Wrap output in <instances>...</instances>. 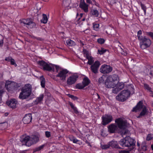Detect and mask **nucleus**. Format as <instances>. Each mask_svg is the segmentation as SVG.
<instances>
[{
    "mask_svg": "<svg viewBox=\"0 0 153 153\" xmlns=\"http://www.w3.org/2000/svg\"><path fill=\"white\" fill-rule=\"evenodd\" d=\"M32 86L29 84H26L22 88L20 93L19 98L22 100L25 99L30 95L32 93Z\"/></svg>",
    "mask_w": 153,
    "mask_h": 153,
    "instance_id": "f257e3e1",
    "label": "nucleus"
},
{
    "mask_svg": "<svg viewBox=\"0 0 153 153\" xmlns=\"http://www.w3.org/2000/svg\"><path fill=\"white\" fill-rule=\"evenodd\" d=\"M118 79L117 75L114 74L109 76L105 82L106 86L108 88H113L118 82Z\"/></svg>",
    "mask_w": 153,
    "mask_h": 153,
    "instance_id": "f03ea898",
    "label": "nucleus"
},
{
    "mask_svg": "<svg viewBox=\"0 0 153 153\" xmlns=\"http://www.w3.org/2000/svg\"><path fill=\"white\" fill-rule=\"evenodd\" d=\"M131 92L128 90H123L116 97V100L121 102L125 101L129 97L131 94L134 93L133 88H131Z\"/></svg>",
    "mask_w": 153,
    "mask_h": 153,
    "instance_id": "7ed1b4c3",
    "label": "nucleus"
},
{
    "mask_svg": "<svg viewBox=\"0 0 153 153\" xmlns=\"http://www.w3.org/2000/svg\"><path fill=\"white\" fill-rule=\"evenodd\" d=\"M136 141L130 137H126L123 139H121L119 142V144L122 146L130 147L135 145Z\"/></svg>",
    "mask_w": 153,
    "mask_h": 153,
    "instance_id": "20e7f679",
    "label": "nucleus"
},
{
    "mask_svg": "<svg viewBox=\"0 0 153 153\" xmlns=\"http://www.w3.org/2000/svg\"><path fill=\"white\" fill-rule=\"evenodd\" d=\"M142 108L143 110L138 117H141L144 116L147 114L148 112V110L146 109L145 106L143 107V103L141 101H140L137 103V105L133 108L132 110L133 112H137L138 110H140Z\"/></svg>",
    "mask_w": 153,
    "mask_h": 153,
    "instance_id": "39448f33",
    "label": "nucleus"
},
{
    "mask_svg": "<svg viewBox=\"0 0 153 153\" xmlns=\"http://www.w3.org/2000/svg\"><path fill=\"white\" fill-rule=\"evenodd\" d=\"M115 122L119 128L123 129L122 133L123 134L125 135L129 133V131L126 129V121L123 120L121 118H119L116 119Z\"/></svg>",
    "mask_w": 153,
    "mask_h": 153,
    "instance_id": "423d86ee",
    "label": "nucleus"
},
{
    "mask_svg": "<svg viewBox=\"0 0 153 153\" xmlns=\"http://www.w3.org/2000/svg\"><path fill=\"white\" fill-rule=\"evenodd\" d=\"M139 40L140 41V47L143 49L149 47L151 44V40L147 38L146 36H144Z\"/></svg>",
    "mask_w": 153,
    "mask_h": 153,
    "instance_id": "0eeeda50",
    "label": "nucleus"
},
{
    "mask_svg": "<svg viewBox=\"0 0 153 153\" xmlns=\"http://www.w3.org/2000/svg\"><path fill=\"white\" fill-rule=\"evenodd\" d=\"M39 64L41 66L40 68H42L44 70L48 71L54 70V68L53 65L51 64H48L44 61H39Z\"/></svg>",
    "mask_w": 153,
    "mask_h": 153,
    "instance_id": "6e6552de",
    "label": "nucleus"
},
{
    "mask_svg": "<svg viewBox=\"0 0 153 153\" xmlns=\"http://www.w3.org/2000/svg\"><path fill=\"white\" fill-rule=\"evenodd\" d=\"M83 53L84 56H85L86 59L88 60L87 64L90 65H92L94 63V60L89 52L86 50L84 49Z\"/></svg>",
    "mask_w": 153,
    "mask_h": 153,
    "instance_id": "1a4fd4ad",
    "label": "nucleus"
},
{
    "mask_svg": "<svg viewBox=\"0 0 153 153\" xmlns=\"http://www.w3.org/2000/svg\"><path fill=\"white\" fill-rule=\"evenodd\" d=\"M112 70V68L110 65H102L100 69V72L104 74H108Z\"/></svg>",
    "mask_w": 153,
    "mask_h": 153,
    "instance_id": "9d476101",
    "label": "nucleus"
},
{
    "mask_svg": "<svg viewBox=\"0 0 153 153\" xmlns=\"http://www.w3.org/2000/svg\"><path fill=\"white\" fill-rule=\"evenodd\" d=\"M100 65L99 61H96L92 65H91L90 68L91 71L94 73L96 74L98 73V69Z\"/></svg>",
    "mask_w": 153,
    "mask_h": 153,
    "instance_id": "9b49d317",
    "label": "nucleus"
},
{
    "mask_svg": "<svg viewBox=\"0 0 153 153\" xmlns=\"http://www.w3.org/2000/svg\"><path fill=\"white\" fill-rule=\"evenodd\" d=\"M102 118V124L105 125L110 123L113 120L112 116L111 115H105Z\"/></svg>",
    "mask_w": 153,
    "mask_h": 153,
    "instance_id": "f8f14e48",
    "label": "nucleus"
},
{
    "mask_svg": "<svg viewBox=\"0 0 153 153\" xmlns=\"http://www.w3.org/2000/svg\"><path fill=\"white\" fill-rule=\"evenodd\" d=\"M20 141L22 145H25L28 146H31V143L30 140V137L27 136H22L20 139Z\"/></svg>",
    "mask_w": 153,
    "mask_h": 153,
    "instance_id": "ddd939ff",
    "label": "nucleus"
},
{
    "mask_svg": "<svg viewBox=\"0 0 153 153\" xmlns=\"http://www.w3.org/2000/svg\"><path fill=\"white\" fill-rule=\"evenodd\" d=\"M68 71L66 69H63L61 70L56 75L57 77H59L62 80H65L67 76V74Z\"/></svg>",
    "mask_w": 153,
    "mask_h": 153,
    "instance_id": "4468645a",
    "label": "nucleus"
},
{
    "mask_svg": "<svg viewBox=\"0 0 153 153\" xmlns=\"http://www.w3.org/2000/svg\"><path fill=\"white\" fill-rule=\"evenodd\" d=\"M21 23L27 25V27L28 28H33L35 27L36 26V24L35 23L31 21L29 19H23L21 22Z\"/></svg>",
    "mask_w": 153,
    "mask_h": 153,
    "instance_id": "2eb2a0df",
    "label": "nucleus"
},
{
    "mask_svg": "<svg viewBox=\"0 0 153 153\" xmlns=\"http://www.w3.org/2000/svg\"><path fill=\"white\" fill-rule=\"evenodd\" d=\"M78 77V76L77 75H73L70 76L67 80V84L71 85L74 84Z\"/></svg>",
    "mask_w": 153,
    "mask_h": 153,
    "instance_id": "dca6fc26",
    "label": "nucleus"
},
{
    "mask_svg": "<svg viewBox=\"0 0 153 153\" xmlns=\"http://www.w3.org/2000/svg\"><path fill=\"white\" fill-rule=\"evenodd\" d=\"M32 119V117L30 114H26L23 119V121L24 124H27L30 123Z\"/></svg>",
    "mask_w": 153,
    "mask_h": 153,
    "instance_id": "f3484780",
    "label": "nucleus"
},
{
    "mask_svg": "<svg viewBox=\"0 0 153 153\" xmlns=\"http://www.w3.org/2000/svg\"><path fill=\"white\" fill-rule=\"evenodd\" d=\"M17 101L15 99L11 100H10L7 102V104L12 108L16 107Z\"/></svg>",
    "mask_w": 153,
    "mask_h": 153,
    "instance_id": "a211bd4d",
    "label": "nucleus"
},
{
    "mask_svg": "<svg viewBox=\"0 0 153 153\" xmlns=\"http://www.w3.org/2000/svg\"><path fill=\"white\" fill-rule=\"evenodd\" d=\"M30 140L31 145L32 144L38 142L39 138L36 135H32L31 137H30Z\"/></svg>",
    "mask_w": 153,
    "mask_h": 153,
    "instance_id": "6ab92c4d",
    "label": "nucleus"
},
{
    "mask_svg": "<svg viewBox=\"0 0 153 153\" xmlns=\"http://www.w3.org/2000/svg\"><path fill=\"white\" fill-rule=\"evenodd\" d=\"M110 147H111L112 148H115L117 149H120L118 144L117 141H111L109 142Z\"/></svg>",
    "mask_w": 153,
    "mask_h": 153,
    "instance_id": "aec40b11",
    "label": "nucleus"
},
{
    "mask_svg": "<svg viewBox=\"0 0 153 153\" xmlns=\"http://www.w3.org/2000/svg\"><path fill=\"white\" fill-rule=\"evenodd\" d=\"M79 7L82 10H88V5L85 2L84 0H81Z\"/></svg>",
    "mask_w": 153,
    "mask_h": 153,
    "instance_id": "412c9836",
    "label": "nucleus"
},
{
    "mask_svg": "<svg viewBox=\"0 0 153 153\" xmlns=\"http://www.w3.org/2000/svg\"><path fill=\"white\" fill-rule=\"evenodd\" d=\"M109 132L114 133L117 128V126L113 124H111L108 127Z\"/></svg>",
    "mask_w": 153,
    "mask_h": 153,
    "instance_id": "4be33fe9",
    "label": "nucleus"
},
{
    "mask_svg": "<svg viewBox=\"0 0 153 153\" xmlns=\"http://www.w3.org/2000/svg\"><path fill=\"white\" fill-rule=\"evenodd\" d=\"M13 82H10V81L7 82H6L5 86L8 90H10L14 88V86L13 85Z\"/></svg>",
    "mask_w": 153,
    "mask_h": 153,
    "instance_id": "5701e85b",
    "label": "nucleus"
},
{
    "mask_svg": "<svg viewBox=\"0 0 153 153\" xmlns=\"http://www.w3.org/2000/svg\"><path fill=\"white\" fill-rule=\"evenodd\" d=\"M66 43L68 46H74L76 45V43L74 41L68 39L66 41Z\"/></svg>",
    "mask_w": 153,
    "mask_h": 153,
    "instance_id": "b1692460",
    "label": "nucleus"
},
{
    "mask_svg": "<svg viewBox=\"0 0 153 153\" xmlns=\"http://www.w3.org/2000/svg\"><path fill=\"white\" fill-rule=\"evenodd\" d=\"M117 84L116 83L115 86H116L120 91L124 88V84L122 82H117Z\"/></svg>",
    "mask_w": 153,
    "mask_h": 153,
    "instance_id": "393cba45",
    "label": "nucleus"
},
{
    "mask_svg": "<svg viewBox=\"0 0 153 153\" xmlns=\"http://www.w3.org/2000/svg\"><path fill=\"white\" fill-rule=\"evenodd\" d=\"M90 82V80L87 77L85 78L83 80L82 83L83 85L85 87L88 85Z\"/></svg>",
    "mask_w": 153,
    "mask_h": 153,
    "instance_id": "a878e982",
    "label": "nucleus"
},
{
    "mask_svg": "<svg viewBox=\"0 0 153 153\" xmlns=\"http://www.w3.org/2000/svg\"><path fill=\"white\" fill-rule=\"evenodd\" d=\"M147 74L151 78L153 76V67H151L150 69H147Z\"/></svg>",
    "mask_w": 153,
    "mask_h": 153,
    "instance_id": "bb28decb",
    "label": "nucleus"
},
{
    "mask_svg": "<svg viewBox=\"0 0 153 153\" xmlns=\"http://www.w3.org/2000/svg\"><path fill=\"white\" fill-rule=\"evenodd\" d=\"M40 80L41 82V85L42 88L45 87V78L43 76H42L40 77Z\"/></svg>",
    "mask_w": 153,
    "mask_h": 153,
    "instance_id": "cd10ccee",
    "label": "nucleus"
},
{
    "mask_svg": "<svg viewBox=\"0 0 153 153\" xmlns=\"http://www.w3.org/2000/svg\"><path fill=\"white\" fill-rule=\"evenodd\" d=\"M42 17V18L41 20V22L44 24L46 23L48 21V18L46 15L43 14Z\"/></svg>",
    "mask_w": 153,
    "mask_h": 153,
    "instance_id": "c85d7f7f",
    "label": "nucleus"
},
{
    "mask_svg": "<svg viewBox=\"0 0 153 153\" xmlns=\"http://www.w3.org/2000/svg\"><path fill=\"white\" fill-rule=\"evenodd\" d=\"M71 0H63V5L65 7H67L69 6L71 2Z\"/></svg>",
    "mask_w": 153,
    "mask_h": 153,
    "instance_id": "c756f323",
    "label": "nucleus"
},
{
    "mask_svg": "<svg viewBox=\"0 0 153 153\" xmlns=\"http://www.w3.org/2000/svg\"><path fill=\"white\" fill-rule=\"evenodd\" d=\"M143 87L145 89L147 90L149 92L151 91L152 88L148 84L144 83L143 84Z\"/></svg>",
    "mask_w": 153,
    "mask_h": 153,
    "instance_id": "7c9ffc66",
    "label": "nucleus"
},
{
    "mask_svg": "<svg viewBox=\"0 0 153 153\" xmlns=\"http://www.w3.org/2000/svg\"><path fill=\"white\" fill-rule=\"evenodd\" d=\"M7 124L6 122H3V123H0V127L1 129H4L6 128Z\"/></svg>",
    "mask_w": 153,
    "mask_h": 153,
    "instance_id": "2f4dec72",
    "label": "nucleus"
},
{
    "mask_svg": "<svg viewBox=\"0 0 153 153\" xmlns=\"http://www.w3.org/2000/svg\"><path fill=\"white\" fill-rule=\"evenodd\" d=\"M85 86L83 83H79L76 85V88L79 89H82L85 87Z\"/></svg>",
    "mask_w": 153,
    "mask_h": 153,
    "instance_id": "473e14b6",
    "label": "nucleus"
},
{
    "mask_svg": "<svg viewBox=\"0 0 153 153\" xmlns=\"http://www.w3.org/2000/svg\"><path fill=\"white\" fill-rule=\"evenodd\" d=\"M91 13L95 16L97 17L98 16L99 13L97 10H91Z\"/></svg>",
    "mask_w": 153,
    "mask_h": 153,
    "instance_id": "72a5a7b5",
    "label": "nucleus"
},
{
    "mask_svg": "<svg viewBox=\"0 0 153 153\" xmlns=\"http://www.w3.org/2000/svg\"><path fill=\"white\" fill-rule=\"evenodd\" d=\"M142 32L141 30H139L137 32V37L138 40H140L143 37L142 36Z\"/></svg>",
    "mask_w": 153,
    "mask_h": 153,
    "instance_id": "f704fd0d",
    "label": "nucleus"
},
{
    "mask_svg": "<svg viewBox=\"0 0 153 153\" xmlns=\"http://www.w3.org/2000/svg\"><path fill=\"white\" fill-rule=\"evenodd\" d=\"M70 140L73 141L74 143H77V142L79 141V140L76 138H75L74 137H70Z\"/></svg>",
    "mask_w": 153,
    "mask_h": 153,
    "instance_id": "c9c22d12",
    "label": "nucleus"
},
{
    "mask_svg": "<svg viewBox=\"0 0 153 153\" xmlns=\"http://www.w3.org/2000/svg\"><path fill=\"white\" fill-rule=\"evenodd\" d=\"M106 50L103 48H101L100 49L98 50V53L100 54H102L106 51Z\"/></svg>",
    "mask_w": 153,
    "mask_h": 153,
    "instance_id": "e433bc0d",
    "label": "nucleus"
},
{
    "mask_svg": "<svg viewBox=\"0 0 153 153\" xmlns=\"http://www.w3.org/2000/svg\"><path fill=\"white\" fill-rule=\"evenodd\" d=\"M147 146L146 145V143L145 142H143L142 144V149L143 151H145L147 150Z\"/></svg>",
    "mask_w": 153,
    "mask_h": 153,
    "instance_id": "4c0bfd02",
    "label": "nucleus"
},
{
    "mask_svg": "<svg viewBox=\"0 0 153 153\" xmlns=\"http://www.w3.org/2000/svg\"><path fill=\"white\" fill-rule=\"evenodd\" d=\"M45 146L44 145H42L34 149V152L38 151L43 149Z\"/></svg>",
    "mask_w": 153,
    "mask_h": 153,
    "instance_id": "58836bf2",
    "label": "nucleus"
},
{
    "mask_svg": "<svg viewBox=\"0 0 153 153\" xmlns=\"http://www.w3.org/2000/svg\"><path fill=\"white\" fill-rule=\"evenodd\" d=\"M153 138V134H149L147 136L146 140L148 141L151 140Z\"/></svg>",
    "mask_w": 153,
    "mask_h": 153,
    "instance_id": "ea45409f",
    "label": "nucleus"
},
{
    "mask_svg": "<svg viewBox=\"0 0 153 153\" xmlns=\"http://www.w3.org/2000/svg\"><path fill=\"white\" fill-rule=\"evenodd\" d=\"M121 13L124 16H128V14L129 13V11L128 10H123Z\"/></svg>",
    "mask_w": 153,
    "mask_h": 153,
    "instance_id": "a19ab883",
    "label": "nucleus"
},
{
    "mask_svg": "<svg viewBox=\"0 0 153 153\" xmlns=\"http://www.w3.org/2000/svg\"><path fill=\"white\" fill-rule=\"evenodd\" d=\"M110 147L109 143H108L107 144L104 145L102 146V148L103 149H106Z\"/></svg>",
    "mask_w": 153,
    "mask_h": 153,
    "instance_id": "79ce46f5",
    "label": "nucleus"
},
{
    "mask_svg": "<svg viewBox=\"0 0 153 153\" xmlns=\"http://www.w3.org/2000/svg\"><path fill=\"white\" fill-rule=\"evenodd\" d=\"M68 96L71 98L72 99L74 100H76L78 99V98L77 97H76V96H74L68 94Z\"/></svg>",
    "mask_w": 153,
    "mask_h": 153,
    "instance_id": "37998d69",
    "label": "nucleus"
},
{
    "mask_svg": "<svg viewBox=\"0 0 153 153\" xmlns=\"http://www.w3.org/2000/svg\"><path fill=\"white\" fill-rule=\"evenodd\" d=\"M97 42L100 44H103L105 42V40L103 39L100 38L97 40Z\"/></svg>",
    "mask_w": 153,
    "mask_h": 153,
    "instance_id": "c03bdc74",
    "label": "nucleus"
},
{
    "mask_svg": "<svg viewBox=\"0 0 153 153\" xmlns=\"http://www.w3.org/2000/svg\"><path fill=\"white\" fill-rule=\"evenodd\" d=\"M120 91V90L116 87L115 88L112 90V92L114 94H117L119 91Z\"/></svg>",
    "mask_w": 153,
    "mask_h": 153,
    "instance_id": "a18cd8bd",
    "label": "nucleus"
},
{
    "mask_svg": "<svg viewBox=\"0 0 153 153\" xmlns=\"http://www.w3.org/2000/svg\"><path fill=\"white\" fill-rule=\"evenodd\" d=\"M43 97L44 95L43 94H41L37 98V100L38 102H40L42 100Z\"/></svg>",
    "mask_w": 153,
    "mask_h": 153,
    "instance_id": "49530a36",
    "label": "nucleus"
},
{
    "mask_svg": "<svg viewBox=\"0 0 153 153\" xmlns=\"http://www.w3.org/2000/svg\"><path fill=\"white\" fill-rule=\"evenodd\" d=\"M3 93L4 91L2 90H0V104L2 103V97Z\"/></svg>",
    "mask_w": 153,
    "mask_h": 153,
    "instance_id": "de8ad7c7",
    "label": "nucleus"
},
{
    "mask_svg": "<svg viewBox=\"0 0 153 153\" xmlns=\"http://www.w3.org/2000/svg\"><path fill=\"white\" fill-rule=\"evenodd\" d=\"M146 35L150 36L153 39V33L152 32H147L146 33Z\"/></svg>",
    "mask_w": 153,
    "mask_h": 153,
    "instance_id": "09e8293b",
    "label": "nucleus"
},
{
    "mask_svg": "<svg viewBox=\"0 0 153 153\" xmlns=\"http://www.w3.org/2000/svg\"><path fill=\"white\" fill-rule=\"evenodd\" d=\"M45 135L46 137H49L51 136V133L49 131H46L45 132Z\"/></svg>",
    "mask_w": 153,
    "mask_h": 153,
    "instance_id": "8fccbe9b",
    "label": "nucleus"
},
{
    "mask_svg": "<svg viewBox=\"0 0 153 153\" xmlns=\"http://www.w3.org/2000/svg\"><path fill=\"white\" fill-rule=\"evenodd\" d=\"M99 25L98 24H95L93 25V27L94 29L97 30L99 27Z\"/></svg>",
    "mask_w": 153,
    "mask_h": 153,
    "instance_id": "3c124183",
    "label": "nucleus"
},
{
    "mask_svg": "<svg viewBox=\"0 0 153 153\" xmlns=\"http://www.w3.org/2000/svg\"><path fill=\"white\" fill-rule=\"evenodd\" d=\"M119 153H130L128 150H123L119 151Z\"/></svg>",
    "mask_w": 153,
    "mask_h": 153,
    "instance_id": "603ef678",
    "label": "nucleus"
},
{
    "mask_svg": "<svg viewBox=\"0 0 153 153\" xmlns=\"http://www.w3.org/2000/svg\"><path fill=\"white\" fill-rule=\"evenodd\" d=\"M10 62L11 64L12 65H14L15 64V61L14 59H10Z\"/></svg>",
    "mask_w": 153,
    "mask_h": 153,
    "instance_id": "864d4df0",
    "label": "nucleus"
},
{
    "mask_svg": "<svg viewBox=\"0 0 153 153\" xmlns=\"http://www.w3.org/2000/svg\"><path fill=\"white\" fill-rule=\"evenodd\" d=\"M72 109L74 110L75 113H77L78 112V111L77 110V108L76 107L74 106V108H72Z\"/></svg>",
    "mask_w": 153,
    "mask_h": 153,
    "instance_id": "5fc2aeb1",
    "label": "nucleus"
},
{
    "mask_svg": "<svg viewBox=\"0 0 153 153\" xmlns=\"http://www.w3.org/2000/svg\"><path fill=\"white\" fill-rule=\"evenodd\" d=\"M141 6L142 7V9L143 10H145L146 8V7L144 6V5L142 4H141Z\"/></svg>",
    "mask_w": 153,
    "mask_h": 153,
    "instance_id": "6e6d98bb",
    "label": "nucleus"
},
{
    "mask_svg": "<svg viewBox=\"0 0 153 153\" xmlns=\"http://www.w3.org/2000/svg\"><path fill=\"white\" fill-rule=\"evenodd\" d=\"M69 105H70V106H71V108H74V105H73V104L71 102H69Z\"/></svg>",
    "mask_w": 153,
    "mask_h": 153,
    "instance_id": "4d7b16f0",
    "label": "nucleus"
},
{
    "mask_svg": "<svg viewBox=\"0 0 153 153\" xmlns=\"http://www.w3.org/2000/svg\"><path fill=\"white\" fill-rule=\"evenodd\" d=\"M53 66H55V68H56V72H58V69L59 68V66H57V65H54Z\"/></svg>",
    "mask_w": 153,
    "mask_h": 153,
    "instance_id": "13d9d810",
    "label": "nucleus"
},
{
    "mask_svg": "<svg viewBox=\"0 0 153 153\" xmlns=\"http://www.w3.org/2000/svg\"><path fill=\"white\" fill-rule=\"evenodd\" d=\"M121 53L122 54L125 56L127 54V52L126 51L124 52V51H123V52H121Z\"/></svg>",
    "mask_w": 153,
    "mask_h": 153,
    "instance_id": "bf43d9fd",
    "label": "nucleus"
},
{
    "mask_svg": "<svg viewBox=\"0 0 153 153\" xmlns=\"http://www.w3.org/2000/svg\"><path fill=\"white\" fill-rule=\"evenodd\" d=\"M86 1L87 3L90 4L92 3V1L91 0H86Z\"/></svg>",
    "mask_w": 153,
    "mask_h": 153,
    "instance_id": "052dcab7",
    "label": "nucleus"
},
{
    "mask_svg": "<svg viewBox=\"0 0 153 153\" xmlns=\"http://www.w3.org/2000/svg\"><path fill=\"white\" fill-rule=\"evenodd\" d=\"M102 81V78L101 77L99 79V81L100 83H101Z\"/></svg>",
    "mask_w": 153,
    "mask_h": 153,
    "instance_id": "680f3d73",
    "label": "nucleus"
},
{
    "mask_svg": "<svg viewBox=\"0 0 153 153\" xmlns=\"http://www.w3.org/2000/svg\"><path fill=\"white\" fill-rule=\"evenodd\" d=\"M10 59L9 58H5V60H6V61H10Z\"/></svg>",
    "mask_w": 153,
    "mask_h": 153,
    "instance_id": "e2e57ef3",
    "label": "nucleus"
},
{
    "mask_svg": "<svg viewBox=\"0 0 153 153\" xmlns=\"http://www.w3.org/2000/svg\"><path fill=\"white\" fill-rule=\"evenodd\" d=\"M150 92H151L150 94L151 96H152V97H153V91H150Z\"/></svg>",
    "mask_w": 153,
    "mask_h": 153,
    "instance_id": "0e129e2a",
    "label": "nucleus"
},
{
    "mask_svg": "<svg viewBox=\"0 0 153 153\" xmlns=\"http://www.w3.org/2000/svg\"><path fill=\"white\" fill-rule=\"evenodd\" d=\"M96 95L97 96L98 99H100V96L98 94L96 93Z\"/></svg>",
    "mask_w": 153,
    "mask_h": 153,
    "instance_id": "69168bd1",
    "label": "nucleus"
},
{
    "mask_svg": "<svg viewBox=\"0 0 153 153\" xmlns=\"http://www.w3.org/2000/svg\"><path fill=\"white\" fill-rule=\"evenodd\" d=\"M86 143H87L88 145H90H90V143L88 142L87 141H86Z\"/></svg>",
    "mask_w": 153,
    "mask_h": 153,
    "instance_id": "338daca9",
    "label": "nucleus"
},
{
    "mask_svg": "<svg viewBox=\"0 0 153 153\" xmlns=\"http://www.w3.org/2000/svg\"><path fill=\"white\" fill-rule=\"evenodd\" d=\"M137 145L138 147H139L140 146V144L138 142H137Z\"/></svg>",
    "mask_w": 153,
    "mask_h": 153,
    "instance_id": "774afa93",
    "label": "nucleus"
}]
</instances>
